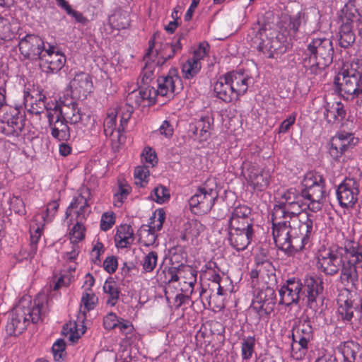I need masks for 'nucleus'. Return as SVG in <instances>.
Masks as SVG:
<instances>
[{
    "instance_id": "obj_1",
    "label": "nucleus",
    "mask_w": 362,
    "mask_h": 362,
    "mask_svg": "<svg viewBox=\"0 0 362 362\" xmlns=\"http://www.w3.org/2000/svg\"><path fill=\"white\" fill-rule=\"evenodd\" d=\"M317 269L326 276L339 274L340 283L348 288H356L358 284V262L349 256L344 247L325 248L317 255Z\"/></svg>"
},
{
    "instance_id": "obj_2",
    "label": "nucleus",
    "mask_w": 362,
    "mask_h": 362,
    "mask_svg": "<svg viewBox=\"0 0 362 362\" xmlns=\"http://www.w3.org/2000/svg\"><path fill=\"white\" fill-rule=\"evenodd\" d=\"M46 300L44 296H37L34 300L29 295L22 296L13 307L6 325L9 336H18L30 323L36 324L43 320L47 314Z\"/></svg>"
},
{
    "instance_id": "obj_3",
    "label": "nucleus",
    "mask_w": 362,
    "mask_h": 362,
    "mask_svg": "<svg viewBox=\"0 0 362 362\" xmlns=\"http://www.w3.org/2000/svg\"><path fill=\"white\" fill-rule=\"evenodd\" d=\"M334 47L332 41L327 37L313 39L307 45L303 66L305 74L312 78L320 75L333 62Z\"/></svg>"
},
{
    "instance_id": "obj_4",
    "label": "nucleus",
    "mask_w": 362,
    "mask_h": 362,
    "mask_svg": "<svg viewBox=\"0 0 362 362\" xmlns=\"http://www.w3.org/2000/svg\"><path fill=\"white\" fill-rule=\"evenodd\" d=\"M272 235L276 246L285 252L300 250L298 226L289 218H286L283 211L278 209L272 213Z\"/></svg>"
},
{
    "instance_id": "obj_5",
    "label": "nucleus",
    "mask_w": 362,
    "mask_h": 362,
    "mask_svg": "<svg viewBox=\"0 0 362 362\" xmlns=\"http://www.w3.org/2000/svg\"><path fill=\"white\" fill-rule=\"evenodd\" d=\"M334 83L343 98L356 99L357 105L362 106V67L356 71L343 66L334 77Z\"/></svg>"
},
{
    "instance_id": "obj_6",
    "label": "nucleus",
    "mask_w": 362,
    "mask_h": 362,
    "mask_svg": "<svg viewBox=\"0 0 362 362\" xmlns=\"http://www.w3.org/2000/svg\"><path fill=\"white\" fill-rule=\"evenodd\" d=\"M307 209H310V206L303 191L299 192L295 188H290L281 194L280 204L275 205L272 212L280 209L286 218L299 223L298 216Z\"/></svg>"
},
{
    "instance_id": "obj_7",
    "label": "nucleus",
    "mask_w": 362,
    "mask_h": 362,
    "mask_svg": "<svg viewBox=\"0 0 362 362\" xmlns=\"http://www.w3.org/2000/svg\"><path fill=\"white\" fill-rule=\"evenodd\" d=\"M218 197L215 178H209L189 200V204L195 214H204L211 211Z\"/></svg>"
},
{
    "instance_id": "obj_8",
    "label": "nucleus",
    "mask_w": 362,
    "mask_h": 362,
    "mask_svg": "<svg viewBox=\"0 0 362 362\" xmlns=\"http://www.w3.org/2000/svg\"><path fill=\"white\" fill-rule=\"evenodd\" d=\"M301 185L310 210L313 212L320 210L325 194V182L322 175L316 172H308L305 175Z\"/></svg>"
},
{
    "instance_id": "obj_9",
    "label": "nucleus",
    "mask_w": 362,
    "mask_h": 362,
    "mask_svg": "<svg viewBox=\"0 0 362 362\" xmlns=\"http://www.w3.org/2000/svg\"><path fill=\"white\" fill-rule=\"evenodd\" d=\"M52 110L71 124L80 123L86 126L90 120V116L82 112L73 98L60 100Z\"/></svg>"
},
{
    "instance_id": "obj_10",
    "label": "nucleus",
    "mask_w": 362,
    "mask_h": 362,
    "mask_svg": "<svg viewBox=\"0 0 362 362\" xmlns=\"http://www.w3.org/2000/svg\"><path fill=\"white\" fill-rule=\"evenodd\" d=\"M360 182L355 178L346 177L337 187L336 194L340 206L353 208L358 199Z\"/></svg>"
},
{
    "instance_id": "obj_11",
    "label": "nucleus",
    "mask_w": 362,
    "mask_h": 362,
    "mask_svg": "<svg viewBox=\"0 0 362 362\" xmlns=\"http://www.w3.org/2000/svg\"><path fill=\"white\" fill-rule=\"evenodd\" d=\"M21 54L25 59L37 60L46 50L43 40L35 35H26L18 43Z\"/></svg>"
},
{
    "instance_id": "obj_12",
    "label": "nucleus",
    "mask_w": 362,
    "mask_h": 362,
    "mask_svg": "<svg viewBox=\"0 0 362 362\" xmlns=\"http://www.w3.org/2000/svg\"><path fill=\"white\" fill-rule=\"evenodd\" d=\"M313 329L310 321L307 317L303 320H298L293 327L292 333V350H302L303 353L308 349V343L313 339Z\"/></svg>"
},
{
    "instance_id": "obj_13",
    "label": "nucleus",
    "mask_w": 362,
    "mask_h": 362,
    "mask_svg": "<svg viewBox=\"0 0 362 362\" xmlns=\"http://www.w3.org/2000/svg\"><path fill=\"white\" fill-rule=\"evenodd\" d=\"M260 42L258 48L264 54H267L268 58H273L274 53L281 48V42L278 40L275 30L264 25L259 29L256 34Z\"/></svg>"
},
{
    "instance_id": "obj_14",
    "label": "nucleus",
    "mask_w": 362,
    "mask_h": 362,
    "mask_svg": "<svg viewBox=\"0 0 362 362\" xmlns=\"http://www.w3.org/2000/svg\"><path fill=\"white\" fill-rule=\"evenodd\" d=\"M303 284L299 279L293 278L288 279L279 291V303L290 306L298 303L303 295Z\"/></svg>"
},
{
    "instance_id": "obj_15",
    "label": "nucleus",
    "mask_w": 362,
    "mask_h": 362,
    "mask_svg": "<svg viewBox=\"0 0 362 362\" xmlns=\"http://www.w3.org/2000/svg\"><path fill=\"white\" fill-rule=\"evenodd\" d=\"M55 47L49 45L40 59V66L42 70L47 74H56L59 72L66 63V57L59 52H56Z\"/></svg>"
},
{
    "instance_id": "obj_16",
    "label": "nucleus",
    "mask_w": 362,
    "mask_h": 362,
    "mask_svg": "<svg viewBox=\"0 0 362 362\" xmlns=\"http://www.w3.org/2000/svg\"><path fill=\"white\" fill-rule=\"evenodd\" d=\"M157 83V91L163 97H173L182 88V80L175 70H170L168 75L159 77Z\"/></svg>"
},
{
    "instance_id": "obj_17",
    "label": "nucleus",
    "mask_w": 362,
    "mask_h": 362,
    "mask_svg": "<svg viewBox=\"0 0 362 362\" xmlns=\"http://www.w3.org/2000/svg\"><path fill=\"white\" fill-rule=\"evenodd\" d=\"M355 138L354 134L341 132L337 133L331 139L329 152L335 160L339 158L351 145H354Z\"/></svg>"
},
{
    "instance_id": "obj_18",
    "label": "nucleus",
    "mask_w": 362,
    "mask_h": 362,
    "mask_svg": "<svg viewBox=\"0 0 362 362\" xmlns=\"http://www.w3.org/2000/svg\"><path fill=\"white\" fill-rule=\"evenodd\" d=\"M362 17V0H349L339 12L341 25L353 26Z\"/></svg>"
},
{
    "instance_id": "obj_19",
    "label": "nucleus",
    "mask_w": 362,
    "mask_h": 362,
    "mask_svg": "<svg viewBox=\"0 0 362 362\" xmlns=\"http://www.w3.org/2000/svg\"><path fill=\"white\" fill-rule=\"evenodd\" d=\"M51 135L58 141H67L70 138V129L66 121L53 110L47 112Z\"/></svg>"
},
{
    "instance_id": "obj_20",
    "label": "nucleus",
    "mask_w": 362,
    "mask_h": 362,
    "mask_svg": "<svg viewBox=\"0 0 362 362\" xmlns=\"http://www.w3.org/2000/svg\"><path fill=\"white\" fill-rule=\"evenodd\" d=\"M251 214L250 208L245 205L235 207L228 221V228L231 229H253V222L249 217Z\"/></svg>"
},
{
    "instance_id": "obj_21",
    "label": "nucleus",
    "mask_w": 362,
    "mask_h": 362,
    "mask_svg": "<svg viewBox=\"0 0 362 362\" xmlns=\"http://www.w3.org/2000/svg\"><path fill=\"white\" fill-rule=\"evenodd\" d=\"M69 84L72 94L78 98H86L93 88L91 77L82 71L76 73Z\"/></svg>"
},
{
    "instance_id": "obj_22",
    "label": "nucleus",
    "mask_w": 362,
    "mask_h": 362,
    "mask_svg": "<svg viewBox=\"0 0 362 362\" xmlns=\"http://www.w3.org/2000/svg\"><path fill=\"white\" fill-rule=\"evenodd\" d=\"M214 119L211 117L206 115H202L189 126V131L194 134V139L199 141H205L211 136V129Z\"/></svg>"
},
{
    "instance_id": "obj_23",
    "label": "nucleus",
    "mask_w": 362,
    "mask_h": 362,
    "mask_svg": "<svg viewBox=\"0 0 362 362\" xmlns=\"http://www.w3.org/2000/svg\"><path fill=\"white\" fill-rule=\"evenodd\" d=\"M228 230L229 243L237 251L245 250L250 244L254 235V229L228 228Z\"/></svg>"
},
{
    "instance_id": "obj_24",
    "label": "nucleus",
    "mask_w": 362,
    "mask_h": 362,
    "mask_svg": "<svg viewBox=\"0 0 362 362\" xmlns=\"http://www.w3.org/2000/svg\"><path fill=\"white\" fill-rule=\"evenodd\" d=\"M156 35L151 40L155 42ZM155 45L153 46V47ZM182 49L180 37L173 43L163 42L160 44V49L158 50L153 48L154 54L152 57L156 59V63L158 66H162L167 60L171 59L177 52Z\"/></svg>"
},
{
    "instance_id": "obj_25",
    "label": "nucleus",
    "mask_w": 362,
    "mask_h": 362,
    "mask_svg": "<svg viewBox=\"0 0 362 362\" xmlns=\"http://www.w3.org/2000/svg\"><path fill=\"white\" fill-rule=\"evenodd\" d=\"M233 86L227 76H221L214 85L216 96L226 103L237 100V94L233 90Z\"/></svg>"
},
{
    "instance_id": "obj_26",
    "label": "nucleus",
    "mask_w": 362,
    "mask_h": 362,
    "mask_svg": "<svg viewBox=\"0 0 362 362\" xmlns=\"http://www.w3.org/2000/svg\"><path fill=\"white\" fill-rule=\"evenodd\" d=\"M117 110L112 109L107 112L106 118L104 120V133L107 137H110L112 143H121L122 127L115 129Z\"/></svg>"
},
{
    "instance_id": "obj_27",
    "label": "nucleus",
    "mask_w": 362,
    "mask_h": 362,
    "mask_svg": "<svg viewBox=\"0 0 362 362\" xmlns=\"http://www.w3.org/2000/svg\"><path fill=\"white\" fill-rule=\"evenodd\" d=\"M271 174L269 170L252 168L248 175L249 185L255 191H264L270 184Z\"/></svg>"
},
{
    "instance_id": "obj_28",
    "label": "nucleus",
    "mask_w": 362,
    "mask_h": 362,
    "mask_svg": "<svg viewBox=\"0 0 362 362\" xmlns=\"http://www.w3.org/2000/svg\"><path fill=\"white\" fill-rule=\"evenodd\" d=\"M325 108L324 117L331 125L341 122L346 115L344 105L339 101L334 102L332 104L328 103Z\"/></svg>"
},
{
    "instance_id": "obj_29",
    "label": "nucleus",
    "mask_w": 362,
    "mask_h": 362,
    "mask_svg": "<svg viewBox=\"0 0 362 362\" xmlns=\"http://www.w3.org/2000/svg\"><path fill=\"white\" fill-rule=\"evenodd\" d=\"M313 214H306V220L301 222L299 219V225L298 226V233L300 241V250L310 247V237L314 233L313 227Z\"/></svg>"
},
{
    "instance_id": "obj_30",
    "label": "nucleus",
    "mask_w": 362,
    "mask_h": 362,
    "mask_svg": "<svg viewBox=\"0 0 362 362\" xmlns=\"http://www.w3.org/2000/svg\"><path fill=\"white\" fill-rule=\"evenodd\" d=\"M153 46V40H150L148 42V48L144 57L145 66L141 74V81L144 85H148L151 81L153 75L154 69L158 66L155 62L156 59L152 57V54H154Z\"/></svg>"
},
{
    "instance_id": "obj_31",
    "label": "nucleus",
    "mask_w": 362,
    "mask_h": 362,
    "mask_svg": "<svg viewBox=\"0 0 362 362\" xmlns=\"http://www.w3.org/2000/svg\"><path fill=\"white\" fill-rule=\"evenodd\" d=\"M44 215H35L30 225V243L32 252L37 250V243L42 234L45 226Z\"/></svg>"
},
{
    "instance_id": "obj_32",
    "label": "nucleus",
    "mask_w": 362,
    "mask_h": 362,
    "mask_svg": "<svg viewBox=\"0 0 362 362\" xmlns=\"http://www.w3.org/2000/svg\"><path fill=\"white\" fill-rule=\"evenodd\" d=\"M226 75L238 99L240 95H244L247 92L250 78L243 73L238 71L230 72Z\"/></svg>"
},
{
    "instance_id": "obj_33",
    "label": "nucleus",
    "mask_w": 362,
    "mask_h": 362,
    "mask_svg": "<svg viewBox=\"0 0 362 362\" xmlns=\"http://www.w3.org/2000/svg\"><path fill=\"white\" fill-rule=\"evenodd\" d=\"M73 209H76L78 221H82L84 220L90 211L87 199L81 194L75 197L66 209V218L71 215Z\"/></svg>"
},
{
    "instance_id": "obj_34",
    "label": "nucleus",
    "mask_w": 362,
    "mask_h": 362,
    "mask_svg": "<svg viewBox=\"0 0 362 362\" xmlns=\"http://www.w3.org/2000/svg\"><path fill=\"white\" fill-rule=\"evenodd\" d=\"M134 240V230L130 225L122 224L117 228L115 237L116 246L117 247H129L133 243Z\"/></svg>"
},
{
    "instance_id": "obj_35",
    "label": "nucleus",
    "mask_w": 362,
    "mask_h": 362,
    "mask_svg": "<svg viewBox=\"0 0 362 362\" xmlns=\"http://www.w3.org/2000/svg\"><path fill=\"white\" fill-rule=\"evenodd\" d=\"M23 127V119L16 113L8 119L6 125L3 128V132L7 136L17 137L21 133Z\"/></svg>"
},
{
    "instance_id": "obj_36",
    "label": "nucleus",
    "mask_w": 362,
    "mask_h": 362,
    "mask_svg": "<svg viewBox=\"0 0 362 362\" xmlns=\"http://www.w3.org/2000/svg\"><path fill=\"white\" fill-rule=\"evenodd\" d=\"M103 291L107 296V304L115 306L119 298L120 290L113 280H106L103 285Z\"/></svg>"
},
{
    "instance_id": "obj_37",
    "label": "nucleus",
    "mask_w": 362,
    "mask_h": 362,
    "mask_svg": "<svg viewBox=\"0 0 362 362\" xmlns=\"http://www.w3.org/2000/svg\"><path fill=\"white\" fill-rule=\"evenodd\" d=\"M185 280L181 284L182 293L192 295L194 291V287L197 282V272L192 268L187 267L183 270Z\"/></svg>"
},
{
    "instance_id": "obj_38",
    "label": "nucleus",
    "mask_w": 362,
    "mask_h": 362,
    "mask_svg": "<svg viewBox=\"0 0 362 362\" xmlns=\"http://www.w3.org/2000/svg\"><path fill=\"white\" fill-rule=\"evenodd\" d=\"M338 41L340 47L348 48L355 42V34L353 32V26L340 25L338 35Z\"/></svg>"
},
{
    "instance_id": "obj_39",
    "label": "nucleus",
    "mask_w": 362,
    "mask_h": 362,
    "mask_svg": "<svg viewBox=\"0 0 362 362\" xmlns=\"http://www.w3.org/2000/svg\"><path fill=\"white\" fill-rule=\"evenodd\" d=\"M358 350V344L349 341L344 343L339 349V352L343 356L344 362H353L356 359Z\"/></svg>"
},
{
    "instance_id": "obj_40",
    "label": "nucleus",
    "mask_w": 362,
    "mask_h": 362,
    "mask_svg": "<svg viewBox=\"0 0 362 362\" xmlns=\"http://www.w3.org/2000/svg\"><path fill=\"white\" fill-rule=\"evenodd\" d=\"M257 299L262 303L259 309L267 310L268 307L276 303V293L273 288L267 287L265 289L261 291L258 294Z\"/></svg>"
},
{
    "instance_id": "obj_41",
    "label": "nucleus",
    "mask_w": 362,
    "mask_h": 362,
    "mask_svg": "<svg viewBox=\"0 0 362 362\" xmlns=\"http://www.w3.org/2000/svg\"><path fill=\"white\" fill-rule=\"evenodd\" d=\"M202 64L200 62H197L193 59H188L182 64V72L186 79H191L194 77L200 71Z\"/></svg>"
},
{
    "instance_id": "obj_42",
    "label": "nucleus",
    "mask_w": 362,
    "mask_h": 362,
    "mask_svg": "<svg viewBox=\"0 0 362 362\" xmlns=\"http://www.w3.org/2000/svg\"><path fill=\"white\" fill-rule=\"evenodd\" d=\"M140 243L144 246L153 245L157 238L156 232L149 228L146 225L142 226L139 230Z\"/></svg>"
},
{
    "instance_id": "obj_43",
    "label": "nucleus",
    "mask_w": 362,
    "mask_h": 362,
    "mask_svg": "<svg viewBox=\"0 0 362 362\" xmlns=\"http://www.w3.org/2000/svg\"><path fill=\"white\" fill-rule=\"evenodd\" d=\"M256 339L255 336H247L242 339L241 351L243 360H249L254 353Z\"/></svg>"
},
{
    "instance_id": "obj_44",
    "label": "nucleus",
    "mask_w": 362,
    "mask_h": 362,
    "mask_svg": "<svg viewBox=\"0 0 362 362\" xmlns=\"http://www.w3.org/2000/svg\"><path fill=\"white\" fill-rule=\"evenodd\" d=\"M354 306L351 300L339 302L338 313L344 321L350 322L354 316Z\"/></svg>"
},
{
    "instance_id": "obj_45",
    "label": "nucleus",
    "mask_w": 362,
    "mask_h": 362,
    "mask_svg": "<svg viewBox=\"0 0 362 362\" xmlns=\"http://www.w3.org/2000/svg\"><path fill=\"white\" fill-rule=\"evenodd\" d=\"M308 21V15L304 11L298 12L290 18L289 26L295 33H298L300 29L305 26Z\"/></svg>"
},
{
    "instance_id": "obj_46",
    "label": "nucleus",
    "mask_w": 362,
    "mask_h": 362,
    "mask_svg": "<svg viewBox=\"0 0 362 362\" xmlns=\"http://www.w3.org/2000/svg\"><path fill=\"white\" fill-rule=\"evenodd\" d=\"M158 253L155 251H151L146 254L141 262L143 271L146 273L151 272L154 270L157 265Z\"/></svg>"
},
{
    "instance_id": "obj_47",
    "label": "nucleus",
    "mask_w": 362,
    "mask_h": 362,
    "mask_svg": "<svg viewBox=\"0 0 362 362\" xmlns=\"http://www.w3.org/2000/svg\"><path fill=\"white\" fill-rule=\"evenodd\" d=\"M98 302V298L92 291H85L81 298V307H83V315L86 311H90L95 308Z\"/></svg>"
},
{
    "instance_id": "obj_48",
    "label": "nucleus",
    "mask_w": 362,
    "mask_h": 362,
    "mask_svg": "<svg viewBox=\"0 0 362 362\" xmlns=\"http://www.w3.org/2000/svg\"><path fill=\"white\" fill-rule=\"evenodd\" d=\"M165 219V214L163 210H156L153 216L151 218L150 225L147 226L153 231H159L163 227V224Z\"/></svg>"
},
{
    "instance_id": "obj_49",
    "label": "nucleus",
    "mask_w": 362,
    "mask_h": 362,
    "mask_svg": "<svg viewBox=\"0 0 362 362\" xmlns=\"http://www.w3.org/2000/svg\"><path fill=\"white\" fill-rule=\"evenodd\" d=\"M153 200L158 204H163L170 199L169 189L163 185H159L154 188L151 193Z\"/></svg>"
},
{
    "instance_id": "obj_50",
    "label": "nucleus",
    "mask_w": 362,
    "mask_h": 362,
    "mask_svg": "<svg viewBox=\"0 0 362 362\" xmlns=\"http://www.w3.org/2000/svg\"><path fill=\"white\" fill-rule=\"evenodd\" d=\"M86 328V326L83 325V320H81L78 317L77 322L70 328L69 340L73 343L77 341L81 336L85 333Z\"/></svg>"
},
{
    "instance_id": "obj_51",
    "label": "nucleus",
    "mask_w": 362,
    "mask_h": 362,
    "mask_svg": "<svg viewBox=\"0 0 362 362\" xmlns=\"http://www.w3.org/2000/svg\"><path fill=\"white\" fill-rule=\"evenodd\" d=\"M183 272V270H180L177 267H170L168 269H165L163 271V279L160 275V279L164 284H170L173 282H176L179 280L180 276L179 274Z\"/></svg>"
},
{
    "instance_id": "obj_52",
    "label": "nucleus",
    "mask_w": 362,
    "mask_h": 362,
    "mask_svg": "<svg viewBox=\"0 0 362 362\" xmlns=\"http://www.w3.org/2000/svg\"><path fill=\"white\" fill-rule=\"evenodd\" d=\"M148 166L140 165L137 166L134 170L135 183L144 187V183L148 182L149 177Z\"/></svg>"
},
{
    "instance_id": "obj_53",
    "label": "nucleus",
    "mask_w": 362,
    "mask_h": 362,
    "mask_svg": "<svg viewBox=\"0 0 362 362\" xmlns=\"http://www.w3.org/2000/svg\"><path fill=\"white\" fill-rule=\"evenodd\" d=\"M134 109L132 106L126 103L124 105L121 106L119 111H117V114H119L120 116V126L122 127V130H124L128 121L131 118Z\"/></svg>"
},
{
    "instance_id": "obj_54",
    "label": "nucleus",
    "mask_w": 362,
    "mask_h": 362,
    "mask_svg": "<svg viewBox=\"0 0 362 362\" xmlns=\"http://www.w3.org/2000/svg\"><path fill=\"white\" fill-rule=\"evenodd\" d=\"M142 161L148 164V166L153 167L158 163V158L156 151L149 146L145 147L141 155Z\"/></svg>"
},
{
    "instance_id": "obj_55",
    "label": "nucleus",
    "mask_w": 362,
    "mask_h": 362,
    "mask_svg": "<svg viewBox=\"0 0 362 362\" xmlns=\"http://www.w3.org/2000/svg\"><path fill=\"white\" fill-rule=\"evenodd\" d=\"M10 209L14 211L15 214L19 215H25L26 213L25 206L22 199L18 196L13 195L9 201Z\"/></svg>"
},
{
    "instance_id": "obj_56",
    "label": "nucleus",
    "mask_w": 362,
    "mask_h": 362,
    "mask_svg": "<svg viewBox=\"0 0 362 362\" xmlns=\"http://www.w3.org/2000/svg\"><path fill=\"white\" fill-rule=\"evenodd\" d=\"M115 223V216L112 211L104 213L100 219V229L103 231L110 230Z\"/></svg>"
},
{
    "instance_id": "obj_57",
    "label": "nucleus",
    "mask_w": 362,
    "mask_h": 362,
    "mask_svg": "<svg viewBox=\"0 0 362 362\" xmlns=\"http://www.w3.org/2000/svg\"><path fill=\"white\" fill-rule=\"evenodd\" d=\"M145 101L143 97L141 88L139 90L132 91L127 98V103L136 108L141 105Z\"/></svg>"
},
{
    "instance_id": "obj_58",
    "label": "nucleus",
    "mask_w": 362,
    "mask_h": 362,
    "mask_svg": "<svg viewBox=\"0 0 362 362\" xmlns=\"http://www.w3.org/2000/svg\"><path fill=\"white\" fill-rule=\"evenodd\" d=\"M305 286L307 288V291H322V281L313 276H308L305 277Z\"/></svg>"
},
{
    "instance_id": "obj_59",
    "label": "nucleus",
    "mask_w": 362,
    "mask_h": 362,
    "mask_svg": "<svg viewBox=\"0 0 362 362\" xmlns=\"http://www.w3.org/2000/svg\"><path fill=\"white\" fill-rule=\"evenodd\" d=\"M85 228L82 224V221H77L75 226L71 230V241L72 243L78 242L84 238Z\"/></svg>"
},
{
    "instance_id": "obj_60",
    "label": "nucleus",
    "mask_w": 362,
    "mask_h": 362,
    "mask_svg": "<svg viewBox=\"0 0 362 362\" xmlns=\"http://www.w3.org/2000/svg\"><path fill=\"white\" fill-rule=\"evenodd\" d=\"M141 90L145 100L148 101V105L154 103L157 96L160 95V93L157 91V88L156 89L154 87L147 86L145 88H141Z\"/></svg>"
},
{
    "instance_id": "obj_61",
    "label": "nucleus",
    "mask_w": 362,
    "mask_h": 362,
    "mask_svg": "<svg viewBox=\"0 0 362 362\" xmlns=\"http://www.w3.org/2000/svg\"><path fill=\"white\" fill-rule=\"evenodd\" d=\"M66 344L63 339H58L52 346V354L55 361L62 359Z\"/></svg>"
},
{
    "instance_id": "obj_62",
    "label": "nucleus",
    "mask_w": 362,
    "mask_h": 362,
    "mask_svg": "<svg viewBox=\"0 0 362 362\" xmlns=\"http://www.w3.org/2000/svg\"><path fill=\"white\" fill-rule=\"evenodd\" d=\"M120 317H118L114 313H110L103 318V325L106 329H113L117 327V325Z\"/></svg>"
},
{
    "instance_id": "obj_63",
    "label": "nucleus",
    "mask_w": 362,
    "mask_h": 362,
    "mask_svg": "<svg viewBox=\"0 0 362 362\" xmlns=\"http://www.w3.org/2000/svg\"><path fill=\"white\" fill-rule=\"evenodd\" d=\"M116 328H118L119 332L124 335L130 334L134 331V326L132 323L123 318L119 319Z\"/></svg>"
},
{
    "instance_id": "obj_64",
    "label": "nucleus",
    "mask_w": 362,
    "mask_h": 362,
    "mask_svg": "<svg viewBox=\"0 0 362 362\" xmlns=\"http://www.w3.org/2000/svg\"><path fill=\"white\" fill-rule=\"evenodd\" d=\"M104 269L109 274L114 273L117 268V259L115 256L107 257L103 262Z\"/></svg>"
}]
</instances>
